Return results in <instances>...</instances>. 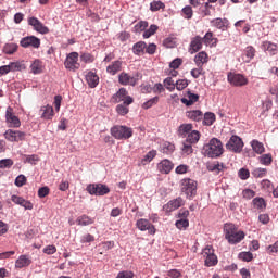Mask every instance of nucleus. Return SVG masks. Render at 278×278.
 <instances>
[{"label": "nucleus", "mask_w": 278, "mask_h": 278, "mask_svg": "<svg viewBox=\"0 0 278 278\" xmlns=\"http://www.w3.org/2000/svg\"><path fill=\"white\" fill-rule=\"evenodd\" d=\"M206 168L210 173H216V175H219L225 170V164L220 162L208 163Z\"/></svg>", "instance_id": "27"}, {"label": "nucleus", "mask_w": 278, "mask_h": 278, "mask_svg": "<svg viewBox=\"0 0 278 278\" xmlns=\"http://www.w3.org/2000/svg\"><path fill=\"white\" fill-rule=\"evenodd\" d=\"M207 61H208V56H207V52L205 51H201L194 56V62L197 66L201 67L203 66V64H207Z\"/></svg>", "instance_id": "34"}, {"label": "nucleus", "mask_w": 278, "mask_h": 278, "mask_svg": "<svg viewBox=\"0 0 278 278\" xmlns=\"http://www.w3.org/2000/svg\"><path fill=\"white\" fill-rule=\"evenodd\" d=\"M111 136L115 140H129L134 136V129L123 125H116L111 128Z\"/></svg>", "instance_id": "4"}, {"label": "nucleus", "mask_w": 278, "mask_h": 278, "mask_svg": "<svg viewBox=\"0 0 278 278\" xmlns=\"http://www.w3.org/2000/svg\"><path fill=\"white\" fill-rule=\"evenodd\" d=\"M211 27L220 29V31H227V29H229V20L216 17L211 21Z\"/></svg>", "instance_id": "18"}, {"label": "nucleus", "mask_w": 278, "mask_h": 278, "mask_svg": "<svg viewBox=\"0 0 278 278\" xmlns=\"http://www.w3.org/2000/svg\"><path fill=\"white\" fill-rule=\"evenodd\" d=\"M187 98H182L181 99V103H184V105H187L188 108H190V105H194V103H197V101H199V94L197 93H192L191 91L187 92Z\"/></svg>", "instance_id": "31"}, {"label": "nucleus", "mask_w": 278, "mask_h": 278, "mask_svg": "<svg viewBox=\"0 0 278 278\" xmlns=\"http://www.w3.org/2000/svg\"><path fill=\"white\" fill-rule=\"evenodd\" d=\"M164 86L167 90L173 91L175 89L176 83L172 77H167L164 79Z\"/></svg>", "instance_id": "55"}, {"label": "nucleus", "mask_w": 278, "mask_h": 278, "mask_svg": "<svg viewBox=\"0 0 278 278\" xmlns=\"http://www.w3.org/2000/svg\"><path fill=\"white\" fill-rule=\"evenodd\" d=\"M147 27H149V22L147 21H140L139 23H137L134 27L135 31L138 34L140 31H144V29H147Z\"/></svg>", "instance_id": "50"}, {"label": "nucleus", "mask_w": 278, "mask_h": 278, "mask_svg": "<svg viewBox=\"0 0 278 278\" xmlns=\"http://www.w3.org/2000/svg\"><path fill=\"white\" fill-rule=\"evenodd\" d=\"M5 121L9 127H14V128L21 127V119L18 118V116L14 114V109L12 106L7 108Z\"/></svg>", "instance_id": "11"}, {"label": "nucleus", "mask_w": 278, "mask_h": 278, "mask_svg": "<svg viewBox=\"0 0 278 278\" xmlns=\"http://www.w3.org/2000/svg\"><path fill=\"white\" fill-rule=\"evenodd\" d=\"M86 191L92 197H105V194H110V187L103 184H89Z\"/></svg>", "instance_id": "6"}, {"label": "nucleus", "mask_w": 278, "mask_h": 278, "mask_svg": "<svg viewBox=\"0 0 278 278\" xmlns=\"http://www.w3.org/2000/svg\"><path fill=\"white\" fill-rule=\"evenodd\" d=\"M11 201L15 203V205H21V207H24L25 210H34V204L30 201L25 200L23 197L13 194L11 197Z\"/></svg>", "instance_id": "19"}, {"label": "nucleus", "mask_w": 278, "mask_h": 278, "mask_svg": "<svg viewBox=\"0 0 278 278\" xmlns=\"http://www.w3.org/2000/svg\"><path fill=\"white\" fill-rule=\"evenodd\" d=\"M173 151H175V144L170 143V142H165L163 144V153H173Z\"/></svg>", "instance_id": "62"}, {"label": "nucleus", "mask_w": 278, "mask_h": 278, "mask_svg": "<svg viewBox=\"0 0 278 278\" xmlns=\"http://www.w3.org/2000/svg\"><path fill=\"white\" fill-rule=\"evenodd\" d=\"M123 71V61H114L109 66H106V73L109 75H116L117 73H121Z\"/></svg>", "instance_id": "23"}, {"label": "nucleus", "mask_w": 278, "mask_h": 278, "mask_svg": "<svg viewBox=\"0 0 278 278\" xmlns=\"http://www.w3.org/2000/svg\"><path fill=\"white\" fill-rule=\"evenodd\" d=\"M76 224L80 227H88V225H94V217H90L86 214L80 215L77 217Z\"/></svg>", "instance_id": "26"}, {"label": "nucleus", "mask_w": 278, "mask_h": 278, "mask_svg": "<svg viewBox=\"0 0 278 278\" xmlns=\"http://www.w3.org/2000/svg\"><path fill=\"white\" fill-rule=\"evenodd\" d=\"M203 37L195 36L191 39L190 46H189V53L193 55V53H199L203 49Z\"/></svg>", "instance_id": "16"}, {"label": "nucleus", "mask_w": 278, "mask_h": 278, "mask_svg": "<svg viewBox=\"0 0 278 278\" xmlns=\"http://www.w3.org/2000/svg\"><path fill=\"white\" fill-rule=\"evenodd\" d=\"M25 184H27V177H25V175H20L15 178V186H17V188H23Z\"/></svg>", "instance_id": "57"}, {"label": "nucleus", "mask_w": 278, "mask_h": 278, "mask_svg": "<svg viewBox=\"0 0 278 278\" xmlns=\"http://www.w3.org/2000/svg\"><path fill=\"white\" fill-rule=\"evenodd\" d=\"M27 134L21 131V130H12L9 129L4 132L5 140H9V142H21L25 140V137Z\"/></svg>", "instance_id": "12"}, {"label": "nucleus", "mask_w": 278, "mask_h": 278, "mask_svg": "<svg viewBox=\"0 0 278 278\" xmlns=\"http://www.w3.org/2000/svg\"><path fill=\"white\" fill-rule=\"evenodd\" d=\"M227 81L230 86H235L236 88H242V86L249 85V78L242 74L229 72L227 74Z\"/></svg>", "instance_id": "5"}, {"label": "nucleus", "mask_w": 278, "mask_h": 278, "mask_svg": "<svg viewBox=\"0 0 278 278\" xmlns=\"http://www.w3.org/2000/svg\"><path fill=\"white\" fill-rule=\"evenodd\" d=\"M243 148L244 142L242 141V138L236 135L231 136L229 141L226 143V149H228V151H232V153H240Z\"/></svg>", "instance_id": "8"}, {"label": "nucleus", "mask_w": 278, "mask_h": 278, "mask_svg": "<svg viewBox=\"0 0 278 278\" xmlns=\"http://www.w3.org/2000/svg\"><path fill=\"white\" fill-rule=\"evenodd\" d=\"M49 192H51V190L47 186L39 188L38 190L39 199H45V197H49Z\"/></svg>", "instance_id": "58"}, {"label": "nucleus", "mask_w": 278, "mask_h": 278, "mask_svg": "<svg viewBox=\"0 0 278 278\" xmlns=\"http://www.w3.org/2000/svg\"><path fill=\"white\" fill-rule=\"evenodd\" d=\"M3 53L5 55H14L18 51V45L17 43H5L3 49Z\"/></svg>", "instance_id": "38"}, {"label": "nucleus", "mask_w": 278, "mask_h": 278, "mask_svg": "<svg viewBox=\"0 0 278 278\" xmlns=\"http://www.w3.org/2000/svg\"><path fill=\"white\" fill-rule=\"evenodd\" d=\"M261 47L263 51H268V53H270L271 55H277V43H273V41H263Z\"/></svg>", "instance_id": "29"}, {"label": "nucleus", "mask_w": 278, "mask_h": 278, "mask_svg": "<svg viewBox=\"0 0 278 278\" xmlns=\"http://www.w3.org/2000/svg\"><path fill=\"white\" fill-rule=\"evenodd\" d=\"M238 257L241 260V262H251L253 260V253L240 252Z\"/></svg>", "instance_id": "52"}, {"label": "nucleus", "mask_w": 278, "mask_h": 278, "mask_svg": "<svg viewBox=\"0 0 278 278\" xmlns=\"http://www.w3.org/2000/svg\"><path fill=\"white\" fill-rule=\"evenodd\" d=\"M31 264V258L28 255H21L15 261V268H27Z\"/></svg>", "instance_id": "30"}, {"label": "nucleus", "mask_w": 278, "mask_h": 278, "mask_svg": "<svg viewBox=\"0 0 278 278\" xmlns=\"http://www.w3.org/2000/svg\"><path fill=\"white\" fill-rule=\"evenodd\" d=\"M155 51H157V45L150 43L146 46V53H148V55H155Z\"/></svg>", "instance_id": "59"}, {"label": "nucleus", "mask_w": 278, "mask_h": 278, "mask_svg": "<svg viewBox=\"0 0 278 278\" xmlns=\"http://www.w3.org/2000/svg\"><path fill=\"white\" fill-rule=\"evenodd\" d=\"M203 255L205 257L204 264L208 268L218 264V256L214 254V248H212V245L205 247V249L203 250Z\"/></svg>", "instance_id": "9"}, {"label": "nucleus", "mask_w": 278, "mask_h": 278, "mask_svg": "<svg viewBox=\"0 0 278 278\" xmlns=\"http://www.w3.org/2000/svg\"><path fill=\"white\" fill-rule=\"evenodd\" d=\"M186 205V201L181 197H178L174 200H170L167 204L163 205V211L165 214H170V212H175V210H179Z\"/></svg>", "instance_id": "10"}, {"label": "nucleus", "mask_w": 278, "mask_h": 278, "mask_svg": "<svg viewBox=\"0 0 278 278\" xmlns=\"http://www.w3.org/2000/svg\"><path fill=\"white\" fill-rule=\"evenodd\" d=\"M12 166H14L12 159L0 160V168H12Z\"/></svg>", "instance_id": "56"}, {"label": "nucleus", "mask_w": 278, "mask_h": 278, "mask_svg": "<svg viewBox=\"0 0 278 278\" xmlns=\"http://www.w3.org/2000/svg\"><path fill=\"white\" fill-rule=\"evenodd\" d=\"M188 88V79H179L176 81V90H185Z\"/></svg>", "instance_id": "60"}, {"label": "nucleus", "mask_w": 278, "mask_h": 278, "mask_svg": "<svg viewBox=\"0 0 278 278\" xmlns=\"http://www.w3.org/2000/svg\"><path fill=\"white\" fill-rule=\"evenodd\" d=\"M166 9V4H164V2L160 1V0H153L150 3V11L151 12H160V10H165Z\"/></svg>", "instance_id": "40"}, {"label": "nucleus", "mask_w": 278, "mask_h": 278, "mask_svg": "<svg viewBox=\"0 0 278 278\" xmlns=\"http://www.w3.org/2000/svg\"><path fill=\"white\" fill-rule=\"evenodd\" d=\"M255 48L253 46H248L244 51H243V55L245 56V62H251V60H253V58H255Z\"/></svg>", "instance_id": "41"}, {"label": "nucleus", "mask_w": 278, "mask_h": 278, "mask_svg": "<svg viewBox=\"0 0 278 278\" xmlns=\"http://www.w3.org/2000/svg\"><path fill=\"white\" fill-rule=\"evenodd\" d=\"M242 197L243 199L248 200L253 199V197H255V191H253L252 189H244L242 191Z\"/></svg>", "instance_id": "64"}, {"label": "nucleus", "mask_w": 278, "mask_h": 278, "mask_svg": "<svg viewBox=\"0 0 278 278\" xmlns=\"http://www.w3.org/2000/svg\"><path fill=\"white\" fill-rule=\"evenodd\" d=\"M155 31H157V25L152 24L149 29L144 30L143 38H151V36H154Z\"/></svg>", "instance_id": "51"}, {"label": "nucleus", "mask_w": 278, "mask_h": 278, "mask_svg": "<svg viewBox=\"0 0 278 278\" xmlns=\"http://www.w3.org/2000/svg\"><path fill=\"white\" fill-rule=\"evenodd\" d=\"M173 162L168 159L162 160L159 164H157V170L159 173H162L163 175H168V173H170V170H173Z\"/></svg>", "instance_id": "21"}, {"label": "nucleus", "mask_w": 278, "mask_h": 278, "mask_svg": "<svg viewBox=\"0 0 278 278\" xmlns=\"http://www.w3.org/2000/svg\"><path fill=\"white\" fill-rule=\"evenodd\" d=\"M192 129H193L192 124H181L178 128V134L179 136L186 137L187 134L188 135L191 134Z\"/></svg>", "instance_id": "43"}, {"label": "nucleus", "mask_w": 278, "mask_h": 278, "mask_svg": "<svg viewBox=\"0 0 278 278\" xmlns=\"http://www.w3.org/2000/svg\"><path fill=\"white\" fill-rule=\"evenodd\" d=\"M64 66L67 71H72L73 73L79 71L81 67V64H79V53H70L65 59Z\"/></svg>", "instance_id": "7"}, {"label": "nucleus", "mask_w": 278, "mask_h": 278, "mask_svg": "<svg viewBox=\"0 0 278 278\" xmlns=\"http://www.w3.org/2000/svg\"><path fill=\"white\" fill-rule=\"evenodd\" d=\"M251 147L253 149V152L257 153L258 155H262V153L266 151V148H264V143L260 142L257 139L251 141Z\"/></svg>", "instance_id": "37"}, {"label": "nucleus", "mask_w": 278, "mask_h": 278, "mask_svg": "<svg viewBox=\"0 0 278 278\" xmlns=\"http://www.w3.org/2000/svg\"><path fill=\"white\" fill-rule=\"evenodd\" d=\"M118 81L122 86H136L138 84V78L129 76V74L123 72L118 75Z\"/></svg>", "instance_id": "17"}, {"label": "nucleus", "mask_w": 278, "mask_h": 278, "mask_svg": "<svg viewBox=\"0 0 278 278\" xmlns=\"http://www.w3.org/2000/svg\"><path fill=\"white\" fill-rule=\"evenodd\" d=\"M147 49V42L138 41L132 46L134 55H144Z\"/></svg>", "instance_id": "32"}, {"label": "nucleus", "mask_w": 278, "mask_h": 278, "mask_svg": "<svg viewBox=\"0 0 278 278\" xmlns=\"http://www.w3.org/2000/svg\"><path fill=\"white\" fill-rule=\"evenodd\" d=\"M85 79L89 88H97V86H99V75L92 71L86 74Z\"/></svg>", "instance_id": "22"}, {"label": "nucleus", "mask_w": 278, "mask_h": 278, "mask_svg": "<svg viewBox=\"0 0 278 278\" xmlns=\"http://www.w3.org/2000/svg\"><path fill=\"white\" fill-rule=\"evenodd\" d=\"M160 102V97H154L148 100L142 104L143 110H149L150 108H153V105H157Z\"/></svg>", "instance_id": "48"}, {"label": "nucleus", "mask_w": 278, "mask_h": 278, "mask_svg": "<svg viewBox=\"0 0 278 278\" xmlns=\"http://www.w3.org/2000/svg\"><path fill=\"white\" fill-rule=\"evenodd\" d=\"M157 155V151L156 150H151L149 151L143 159L141 160V166H147V164H149V162H153V160H155V156Z\"/></svg>", "instance_id": "39"}, {"label": "nucleus", "mask_w": 278, "mask_h": 278, "mask_svg": "<svg viewBox=\"0 0 278 278\" xmlns=\"http://www.w3.org/2000/svg\"><path fill=\"white\" fill-rule=\"evenodd\" d=\"M163 45L167 49H175V47L177 46V41L173 37H167L166 39H164Z\"/></svg>", "instance_id": "49"}, {"label": "nucleus", "mask_w": 278, "mask_h": 278, "mask_svg": "<svg viewBox=\"0 0 278 278\" xmlns=\"http://www.w3.org/2000/svg\"><path fill=\"white\" fill-rule=\"evenodd\" d=\"M198 186L199 184L197 182V180L191 178H184L180 181V191L187 197V199L191 200L197 197Z\"/></svg>", "instance_id": "3"}, {"label": "nucleus", "mask_w": 278, "mask_h": 278, "mask_svg": "<svg viewBox=\"0 0 278 278\" xmlns=\"http://www.w3.org/2000/svg\"><path fill=\"white\" fill-rule=\"evenodd\" d=\"M253 205L256 210H260V212H264V210H266V200H264V198H254Z\"/></svg>", "instance_id": "42"}, {"label": "nucleus", "mask_w": 278, "mask_h": 278, "mask_svg": "<svg viewBox=\"0 0 278 278\" xmlns=\"http://www.w3.org/2000/svg\"><path fill=\"white\" fill-rule=\"evenodd\" d=\"M203 151H204V155H206L207 157H220V155L224 153V149H223V142L217 139V138H213L210 140L208 143H206L203 147Z\"/></svg>", "instance_id": "2"}, {"label": "nucleus", "mask_w": 278, "mask_h": 278, "mask_svg": "<svg viewBox=\"0 0 278 278\" xmlns=\"http://www.w3.org/2000/svg\"><path fill=\"white\" fill-rule=\"evenodd\" d=\"M224 233L229 244H240L247 237V233L242 230H238V227L233 224H225Z\"/></svg>", "instance_id": "1"}, {"label": "nucleus", "mask_w": 278, "mask_h": 278, "mask_svg": "<svg viewBox=\"0 0 278 278\" xmlns=\"http://www.w3.org/2000/svg\"><path fill=\"white\" fill-rule=\"evenodd\" d=\"M80 60L85 64H92V62H94V55H92L91 53H88V52H83L80 54Z\"/></svg>", "instance_id": "47"}, {"label": "nucleus", "mask_w": 278, "mask_h": 278, "mask_svg": "<svg viewBox=\"0 0 278 278\" xmlns=\"http://www.w3.org/2000/svg\"><path fill=\"white\" fill-rule=\"evenodd\" d=\"M187 118L190 121H194L195 123H200V121H203V112L201 110H192L186 112Z\"/></svg>", "instance_id": "28"}, {"label": "nucleus", "mask_w": 278, "mask_h": 278, "mask_svg": "<svg viewBox=\"0 0 278 278\" xmlns=\"http://www.w3.org/2000/svg\"><path fill=\"white\" fill-rule=\"evenodd\" d=\"M28 25H30L35 31H38V34H49V28L37 17H29Z\"/></svg>", "instance_id": "15"}, {"label": "nucleus", "mask_w": 278, "mask_h": 278, "mask_svg": "<svg viewBox=\"0 0 278 278\" xmlns=\"http://www.w3.org/2000/svg\"><path fill=\"white\" fill-rule=\"evenodd\" d=\"M199 140H201V132H199L198 130H192L188 134L186 142L189 144H197Z\"/></svg>", "instance_id": "35"}, {"label": "nucleus", "mask_w": 278, "mask_h": 278, "mask_svg": "<svg viewBox=\"0 0 278 278\" xmlns=\"http://www.w3.org/2000/svg\"><path fill=\"white\" fill-rule=\"evenodd\" d=\"M136 227L139 231H148L151 236H155V226L149 222V219H138L136 223Z\"/></svg>", "instance_id": "14"}, {"label": "nucleus", "mask_w": 278, "mask_h": 278, "mask_svg": "<svg viewBox=\"0 0 278 278\" xmlns=\"http://www.w3.org/2000/svg\"><path fill=\"white\" fill-rule=\"evenodd\" d=\"M182 14H184L185 18H188V20L192 18V16H193L192 7H190V5L185 7L182 9Z\"/></svg>", "instance_id": "61"}, {"label": "nucleus", "mask_w": 278, "mask_h": 278, "mask_svg": "<svg viewBox=\"0 0 278 278\" xmlns=\"http://www.w3.org/2000/svg\"><path fill=\"white\" fill-rule=\"evenodd\" d=\"M202 41L206 47H216L218 45V38L214 37V33L212 31H207L202 38Z\"/></svg>", "instance_id": "24"}, {"label": "nucleus", "mask_w": 278, "mask_h": 278, "mask_svg": "<svg viewBox=\"0 0 278 278\" xmlns=\"http://www.w3.org/2000/svg\"><path fill=\"white\" fill-rule=\"evenodd\" d=\"M39 114L43 121H53V116H55L53 106L49 104L41 106L39 110Z\"/></svg>", "instance_id": "20"}, {"label": "nucleus", "mask_w": 278, "mask_h": 278, "mask_svg": "<svg viewBox=\"0 0 278 278\" xmlns=\"http://www.w3.org/2000/svg\"><path fill=\"white\" fill-rule=\"evenodd\" d=\"M116 112H117V114H119V116H125V115L129 114V108H127V105H125V104H118L116 106Z\"/></svg>", "instance_id": "54"}, {"label": "nucleus", "mask_w": 278, "mask_h": 278, "mask_svg": "<svg viewBox=\"0 0 278 278\" xmlns=\"http://www.w3.org/2000/svg\"><path fill=\"white\" fill-rule=\"evenodd\" d=\"M258 161L263 166H270L273 164V154H263L258 157Z\"/></svg>", "instance_id": "44"}, {"label": "nucleus", "mask_w": 278, "mask_h": 278, "mask_svg": "<svg viewBox=\"0 0 278 278\" xmlns=\"http://www.w3.org/2000/svg\"><path fill=\"white\" fill-rule=\"evenodd\" d=\"M127 94V89L121 88L115 94H113L111 101L113 103H121V101H125Z\"/></svg>", "instance_id": "33"}, {"label": "nucleus", "mask_w": 278, "mask_h": 278, "mask_svg": "<svg viewBox=\"0 0 278 278\" xmlns=\"http://www.w3.org/2000/svg\"><path fill=\"white\" fill-rule=\"evenodd\" d=\"M252 175L253 177H255L256 179H260L262 177H266V175H268V169L266 168H262V167H256L252 170Z\"/></svg>", "instance_id": "46"}, {"label": "nucleus", "mask_w": 278, "mask_h": 278, "mask_svg": "<svg viewBox=\"0 0 278 278\" xmlns=\"http://www.w3.org/2000/svg\"><path fill=\"white\" fill-rule=\"evenodd\" d=\"M30 71L33 73V75H40L43 73L45 71V64L42 63V61H40L39 59H36L31 64H30Z\"/></svg>", "instance_id": "25"}, {"label": "nucleus", "mask_w": 278, "mask_h": 278, "mask_svg": "<svg viewBox=\"0 0 278 278\" xmlns=\"http://www.w3.org/2000/svg\"><path fill=\"white\" fill-rule=\"evenodd\" d=\"M9 68L11 73H16V71H25L27 67L21 62H11Z\"/></svg>", "instance_id": "45"}, {"label": "nucleus", "mask_w": 278, "mask_h": 278, "mask_svg": "<svg viewBox=\"0 0 278 278\" xmlns=\"http://www.w3.org/2000/svg\"><path fill=\"white\" fill-rule=\"evenodd\" d=\"M177 229H188L190 227V222L188 219H178L176 220Z\"/></svg>", "instance_id": "53"}, {"label": "nucleus", "mask_w": 278, "mask_h": 278, "mask_svg": "<svg viewBox=\"0 0 278 278\" xmlns=\"http://www.w3.org/2000/svg\"><path fill=\"white\" fill-rule=\"evenodd\" d=\"M116 278H134V271H130V270L119 271Z\"/></svg>", "instance_id": "63"}, {"label": "nucleus", "mask_w": 278, "mask_h": 278, "mask_svg": "<svg viewBox=\"0 0 278 278\" xmlns=\"http://www.w3.org/2000/svg\"><path fill=\"white\" fill-rule=\"evenodd\" d=\"M20 45L24 49L29 47H33V49H40V38L36 36H27L21 39Z\"/></svg>", "instance_id": "13"}, {"label": "nucleus", "mask_w": 278, "mask_h": 278, "mask_svg": "<svg viewBox=\"0 0 278 278\" xmlns=\"http://www.w3.org/2000/svg\"><path fill=\"white\" fill-rule=\"evenodd\" d=\"M202 121H203L202 122L203 125H206V127H210V126L214 125V123H216V114H214L212 112H206L203 115Z\"/></svg>", "instance_id": "36"}]
</instances>
